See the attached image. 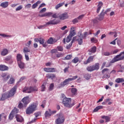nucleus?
Wrapping results in <instances>:
<instances>
[{
	"mask_svg": "<svg viewBox=\"0 0 124 124\" xmlns=\"http://www.w3.org/2000/svg\"><path fill=\"white\" fill-rule=\"evenodd\" d=\"M17 88H18V85L16 84L10 90L9 93H5L2 94L1 97L0 98V101H4L7 98L14 96L17 91Z\"/></svg>",
	"mask_w": 124,
	"mask_h": 124,
	"instance_id": "obj_1",
	"label": "nucleus"
},
{
	"mask_svg": "<svg viewBox=\"0 0 124 124\" xmlns=\"http://www.w3.org/2000/svg\"><path fill=\"white\" fill-rule=\"evenodd\" d=\"M87 35H89L88 32H84L83 34L80 33V35L74 37L73 40H76L78 41L79 45H82L83 44V39L82 38L85 39L87 37Z\"/></svg>",
	"mask_w": 124,
	"mask_h": 124,
	"instance_id": "obj_2",
	"label": "nucleus"
},
{
	"mask_svg": "<svg viewBox=\"0 0 124 124\" xmlns=\"http://www.w3.org/2000/svg\"><path fill=\"white\" fill-rule=\"evenodd\" d=\"M36 110H37V104L32 103L27 108L26 113L27 115H31V114H33V112L36 111Z\"/></svg>",
	"mask_w": 124,
	"mask_h": 124,
	"instance_id": "obj_3",
	"label": "nucleus"
},
{
	"mask_svg": "<svg viewBox=\"0 0 124 124\" xmlns=\"http://www.w3.org/2000/svg\"><path fill=\"white\" fill-rule=\"evenodd\" d=\"M62 103L67 108H71L73 106H74V103H71V98H65L63 99Z\"/></svg>",
	"mask_w": 124,
	"mask_h": 124,
	"instance_id": "obj_4",
	"label": "nucleus"
},
{
	"mask_svg": "<svg viewBox=\"0 0 124 124\" xmlns=\"http://www.w3.org/2000/svg\"><path fill=\"white\" fill-rule=\"evenodd\" d=\"M78 78V76H75L73 77L72 78H67L64 81H63L61 83V86L63 87L66 86V85H68V84H69L70 81H73L74 80H76V79H77Z\"/></svg>",
	"mask_w": 124,
	"mask_h": 124,
	"instance_id": "obj_5",
	"label": "nucleus"
},
{
	"mask_svg": "<svg viewBox=\"0 0 124 124\" xmlns=\"http://www.w3.org/2000/svg\"><path fill=\"white\" fill-rule=\"evenodd\" d=\"M38 89L36 87H25L23 90V93H31L33 92H37Z\"/></svg>",
	"mask_w": 124,
	"mask_h": 124,
	"instance_id": "obj_6",
	"label": "nucleus"
},
{
	"mask_svg": "<svg viewBox=\"0 0 124 124\" xmlns=\"http://www.w3.org/2000/svg\"><path fill=\"white\" fill-rule=\"evenodd\" d=\"M58 117L57 119L55 120V123L56 124H62L64 122V116L62 113L57 114Z\"/></svg>",
	"mask_w": 124,
	"mask_h": 124,
	"instance_id": "obj_7",
	"label": "nucleus"
},
{
	"mask_svg": "<svg viewBox=\"0 0 124 124\" xmlns=\"http://www.w3.org/2000/svg\"><path fill=\"white\" fill-rule=\"evenodd\" d=\"M86 69L90 72L94 71V70H98V69H99V63H96L95 65H93V66H88Z\"/></svg>",
	"mask_w": 124,
	"mask_h": 124,
	"instance_id": "obj_8",
	"label": "nucleus"
},
{
	"mask_svg": "<svg viewBox=\"0 0 124 124\" xmlns=\"http://www.w3.org/2000/svg\"><path fill=\"white\" fill-rule=\"evenodd\" d=\"M102 73L104 74L106 73L104 76L102 77L103 79H107V78H110V74H109V69L108 68H105L102 70Z\"/></svg>",
	"mask_w": 124,
	"mask_h": 124,
	"instance_id": "obj_9",
	"label": "nucleus"
},
{
	"mask_svg": "<svg viewBox=\"0 0 124 124\" xmlns=\"http://www.w3.org/2000/svg\"><path fill=\"white\" fill-rule=\"evenodd\" d=\"M22 102L24 104V107H27V105H28L30 103V99L29 98V96L24 97L21 100Z\"/></svg>",
	"mask_w": 124,
	"mask_h": 124,
	"instance_id": "obj_10",
	"label": "nucleus"
},
{
	"mask_svg": "<svg viewBox=\"0 0 124 124\" xmlns=\"http://www.w3.org/2000/svg\"><path fill=\"white\" fill-rule=\"evenodd\" d=\"M68 14L67 13H64L59 16V18L60 20H65L68 18Z\"/></svg>",
	"mask_w": 124,
	"mask_h": 124,
	"instance_id": "obj_11",
	"label": "nucleus"
},
{
	"mask_svg": "<svg viewBox=\"0 0 124 124\" xmlns=\"http://www.w3.org/2000/svg\"><path fill=\"white\" fill-rule=\"evenodd\" d=\"M39 42L40 44H41L44 48H46L48 45H47V43L45 42V40L43 38H39Z\"/></svg>",
	"mask_w": 124,
	"mask_h": 124,
	"instance_id": "obj_12",
	"label": "nucleus"
},
{
	"mask_svg": "<svg viewBox=\"0 0 124 124\" xmlns=\"http://www.w3.org/2000/svg\"><path fill=\"white\" fill-rule=\"evenodd\" d=\"M1 76L2 77L4 81H7V80L10 78V75L7 74V73H2Z\"/></svg>",
	"mask_w": 124,
	"mask_h": 124,
	"instance_id": "obj_13",
	"label": "nucleus"
},
{
	"mask_svg": "<svg viewBox=\"0 0 124 124\" xmlns=\"http://www.w3.org/2000/svg\"><path fill=\"white\" fill-rule=\"evenodd\" d=\"M94 58V56H90L86 61H84L83 63L84 64H88V63H90L92 62L93 61V59Z\"/></svg>",
	"mask_w": 124,
	"mask_h": 124,
	"instance_id": "obj_14",
	"label": "nucleus"
},
{
	"mask_svg": "<svg viewBox=\"0 0 124 124\" xmlns=\"http://www.w3.org/2000/svg\"><path fill=\"white\" fill-rule=\"evenodd\" d=\"M58 40V39H53V38L50 37L49 38V39L46 41V43H47V44H53V43H56Z\"/></svg>",
	"mask_w": 124,
	"mask_h": 124,
	"instance_id": "obj_15",
	"label": "nucleus"
},
{
	"mask_svg": "<svg viewBox=\"0 0 124 124\" xmlns=\"http://www.w3.org/2000/svg\"><path fill=\"white\" fill-rule=\"evenodd\" d=\"M16 122H17L18 123H23V122H24V118H23L22 116L18 114H16Z\"/></svg>",
	"mask_w": 124,
	"mask_h": 124,
	"instance_id": "obj_16",
	"label": "nucleus"
},
{
	"mask_svg": "<svg viewBox=\"0 0 124 124\" xmlns=\"http://www.w3.org/2000/svg\"><path fill=\"white\" fill-rule=\"evenodd\" d=\"M59 23H60V20L54 19L47 22L46 25H57V24H59Z\"/></svg>",
	"mask_w": 124,
	"mask_h": 124,
	"instance_id": "obj_17",
	"label": "nucleus"
},
{
	"mask_svg": "<svg viewBox=\"0 0 124 124\" xmlns=\"http://www.w3.org/2000/svg\"><path fill=\"white\" fill-rule=\"evenodd\" d=\"M44 70L46 71V72L48 73L55 72L56 71V69L54 68H45Z\"/></svg>",
	"mask_w": 124,
	"mask_h": 124,
	"instance_id": "obj_18",
	"label": "nucleus"
},
{
	"mask_svg": "<svg viewBox=\"0 0 124 124\" xmlns=\"http://www.w3.org/2000/svg\"><path fill=\"white\" fill-rule=\"evenodd\" d=\"M105 16V13H104V10H103L99 16V18L98 20L99 21H102L104 19V16Z\"/></svg>",
	"mask_w": 124,
	"mask_h": 124,
	"instance_id": "obj_19",
	"label": "nucleus"
},
{
	"mask_svg": "<svg viewBox=\"0 0 124 124\" xmlns=\"http://www.w3.org/2000/svg\"><path fill=\"white\" fill-rule=\"evenodd\" d=\"M0 71H6L8 70V67L5 65H0Z\"/></svg>",
	"mask_w": 124,
	"mask_h": 124,
	"instance_id": "obj_20",
	"label": "nucleus"
},
{
	"mask_svg": "<svg viewBox=\"0 0 124 124\" xmlns=\"http://www.w3.org/2000/svg\"><path fill=\"white\" fill-rule=\"evenodd\" d=\"M97 13H99V12L100 11V10L101 9V7L103 6V2L101 1H99L98 2V4L97 6Z\"/></svg>",
	"mask_w": 124,
	"mask_h": 124,
	"instance_id": "obj_21",
	"label": "nucleus"
},
{
	"mask_svg": "<svg viewBox=\"0 0 124 124\" xmlns=\"http://www.w3.org/2000/svg\"><path fill=\"white\" fill-rule=\"evenodd\" d=\"M17 64L19 67V68H20V69H24V68H25V63H24V62H22V61H19L18 62H17Z\"/></svg>",
	"mask_w": 124,
	"mask_h": 124,
	"instance_id": "obj_22",
	"label": "nucleus"
},
{
	"mask_svg": "<svg viewBox=\"0 0 124 124\" xmlns=\"http://www.w3.org/2000/svg\"><path fill=\"white\" fill-rule=\"evenodd\" d=\"M8 5H9L8 1L2 2L0 4V6L1 7H3V8H6L8 7Z\"/></svg>",
	"mask_w": 124,
	"mask_h": 124,
	"instance_id": "obj_23",
	"label": "nucleus"
},
{
	"mask_svg": "<svg viewBox=\"0 0 124 124\" xmlns=\"http://www.w3.org/2000/svg\"><path fill=\"white\" fill-rule=\"evenodd\" d=\"M9 50L7 48H4L1 52V56H6L8 54Z\"/></svg>",
	"mask_w": 124,
	"mask_h": 124,
	"instance_id": "obj_24",
	"label": "nucleus"
},
{
	"mask_svg": "<svg viewBox=\"0 0 124 124\" xmlns=\"http://www.w3.org/2000/svg\"><path fill=\"white\" fill-rule=\"evenodd\" d=\"M46 77L48 78V79H51L53 80L54 78H56V75L54 74H47L46 75Z\"/></svg>",
	"mask_w": 124,
	"mask_h": 124,
	"instance_id": "obj_25",
	"label": "nucleus"
},
{
	"mask_svg": "<svg viewBox=\"0 0 124 124\" xmlns=\"http://www.w3.org/2000/svg\"><path fill=\"white\" fill-rule=\"evenodd\" d=\"M16 60L17 62H22V60H23V56L21 55V54H17L16 55Z\"/></svg>",
	"mask_w": 124,
	"mask_h": 124,
	"instance_id": "obj_26",
	"label": "nucleus"
},
{
	"mask_svg": "<svg viewBox=\"0 0 124 124\" xmlns=\"http://www.w3.org/2000/svg\"><path fill=\"white\" fill-rule=\"evenodd\" d=\"M115 82L118 84H120V83H124V78H118L115 79Z\"/></svg>",
	"mask_w": 124,
	"mask_h": 124,
	"instance_id": "obj_27",
	"label": "nucleus"
},
{
	"mask_svg": "<svg viewBox=\"0 0 124 124\" xmlns=\"http://www.w3.org/2000/svg\"><path fill=\"white\" fill-rule=\"evenodd\" d=\"M40 3H41V1L40 0L37 1L32 5V9H35V8H36V7L38 6V4H40Z\"/></svg>",
	"mask_w": 124,
	"mask_h": 124,
	"instance_id": "obj_28",
	"label": "nucleus"
},
{
	"mask_svg": "<svg viewBox=\"0 0 124 124\" xmlns=\"http://www.w3.org/2000/svg\"><path fill=\"white\" fill-rule=\"evenodd\" d=\"M111 63H111V62H110L109 63H108V64L106 65V62H104L102 66V69L104 68V67L105 66L106 67H109L111 66Z\"/></svg>",
	"mask_w": 124,
	"mask_h": 124,
	"instance_id": "obj_29",
	"label": "nucleus"
},
{
	"mask_svg": "<svg viewBox=\"0 0 124 124\" xmlns=\"http://www.w3.org/2000/svg\"><path fill=\"white\" fill-rule=\"evenodd\" d=\"M31 52V49L29 48L28 47H24L23 48V53L25 54H28V53H30Z\"/></svg>",
	"mask_w": 124,
	"mask_h": 124,
	"instance_id": "obj_30",
	"label": "nucleus"
},
{
	"mask_svg": "<svg viewBox=\"0 0 124 124\" xmlns=\"http://www.w3.org/2000/svg\"><path fill=\"white\" fill-rule=\"evenodd\" d=\"M89 52H90L91 53H95L96 52V46H93L91 49H89Z\"/></svg>",
	"mask_w": 124,
	"mask_h": 124,
	"instance_id": "obj_31",
	"label": "nucleus"
},
{
	"mask_svg": "<svg viewBox=\"0 0 124 124\" xmlns=\"http://www.w3.org/2000/svg\"><path fill=\"white\" fill-rule=\"evenodd\" d=\"M102 119H105L106 120V123H108V122H110L111 118L109 116H102Z\"/></svg>",
	"mask_w": 124,
	"mask_h": 124,
	"instance_id": "obj_32",
	"label": "nucleus"
},
{
	"mask_svg": "<svg viewBox=\"0 0 124 124\" xmlns=\"http://www.w3.org/2000/svg\"><path fill=\"white\" fill-rule=\"evenodd\" d=\"M64 5V2H63L62 3H60L58 4L56 6H55V9L58 10L60 7H62L63 5Z\"/></svg>",
	"mask_w": 124,
	"mask_h": 124,
	"instance_id": "obj_33",
	"label": "nucleus"
},
{
	"mask_svg": "<svg viewBox=\"0 0 124 124\" xmlns=\"http://www.w3.org/2000/svg\"><path fill=\"white\" fill-rule=\"evenodd\" d=\"M100 109H103V106H97L94 109L93 112H97V111H98V110H100Z\"/></svg>",
	"mask_w": 124,
	"mask_h": 124,
	"instance_id": "obj_34",
	"label": "nucleus"
},
{
	"mask_svg": "<svg viewBox=\"0 0 124 124\" xmlns=\"http://www.w3.org/2000/svg\"><path fill=\"white\" fill-rule=\"evenodd\" d=\"M15 82V79L13 78H11L8 82V84H9L10 85H12V84H14Z\"/></svg>",
	"mask_w": 124,
	"mask_h": 124,
	"instance_id": "obj_35",
	"label": "nucleus"
},
{
	"mask_svg": "<svg viewBox=\"0 0 124 124\" xmlns=\"http://www.w3.org/2000/svg\"><path fill=\"white\" fill-rule=\"evenodd\" d=\"M76 34V32H75V30H71L70 31V34H69V36L73 37V36H74V35H75Z\"/></svg>",
	"mask_w": 124,
	"mask_h": 124,
	"instance_id": "obj_36",
	"label": "nucleus"
},
{
	"mask_svg": "<svg viewBox=\"0 0 124 124\" xmlns=\"http://www.w3.org/2000/svg\"><path fill=\"white\" fill-rule=\"evenodd\" d=\"M19 112V110H18L17 109V108H15L12 111H11V113H12V114H13L14 115V114H17V113H18Z\"/></svg>",
	"mask_w": 124,
	"mask_h": 124,
	"instance_id": "obj_37",
	"label": "nucleus"
},
{
	"mask_svg": "<svg viewBox=\"0 0 124 124\" xmlns=\"http://www.w3.org/2000/svg\"><path fill=\"white\" fill-rule=\"evenodd\" d=\"M79 62V58L75 57L73 60H72V62L73 63H77Z\"/></svg>",
	"mask_w": 124,
	"mask_h": 124,
	"instance_id": "obj_38",
	"label": "nucleus"
},
{
	"mask_svg": "<svg viewBox=\"0 0 124 124\" xmlns=\"http://www.w3.org/2000/svg\"><path fill=\"white\" fill-rule=\"evenodd\" d=\"M71 93L73 95H75L77 93V89L76 88H72L71 89Z\"/></svg>",
	"mask_w": 124,
	"mask_h": 124,
	"instance_id": "obj_39",
	"label": "nucleus"
},
{
	"mask_svg": "<svg viewBox=\"0 0 124 124\" xmlns=\"http://www.w3.org/2000/svg\"><path fill=\"white\" fill-rule=\"evenodd\" d=\"M74 41L75 40H73V38L72 41H71V43H70L68 46H66V49H67V50H69V49L71 48V46H72V44L73 43V41Z\"/></svg>",
	"mask_w": 124,
	"mask_h": 124,
	"instance_id": "obj_40",
	"label": "nucleus"
},
{
	"mask_svg": "<svg viewBox=\"0 0 124 124\" xmlns=\"http://www.w3.org/2000/svg\"><path fill=\"white\" fill-rule=\"evenodd\" d=\"M45 116L46 118H47V117H51V113H50V112L48 111H46L45 113Z\"/></svg>",
	"mask_w": 124,
	"mask_h": 124,
	"instance_id": "obj_41",
	"label": "nucleus"
},
{
	"mask_svg": "<svg viewBox=\"0 0 124 124\" xmlns=\"http://www.w3.org/2000/svg\"><path fill=\"white\" fill-rule=\"evenodd\" d=\"M14 118V114L12 113V112H11L9 115V120H10V121H12Z\"/></svg>",
	"mask_w": 124,
	"mask_h": 124,
	"instance_id": "obj_42",
	"label": "nucleus"
},
{
	"mask_svg": "<svg viewBox=\"0 0 124 124\" xmlns=\"http://www.w3.org/2000/svg\"><path fill=\"white\" fill-rule=\"evenodd\" d=\"M46 83H43L41 86V92H44L46 89Z\"/></svg>",
	"mask_w": 124,
	"mask_h": 124,
	"instance_id": "obj_43",
	"label": "nucleus"
},
{
	"mask_svg": "<svg viewBox=\"0 0 124 124\" xmlns=\"http://www.w3.org/2000/svg\"><path fill=\"white\" fill-rule=\"evenodd\" d=\"M54 87H55V85H54V83L50 84L49 87L48 88L49 91H53V90H54Z\"/></svg>",
	"mask_w": 124,
	"mask_h": 124,
	"instance_id": "obj_44",
	"label": "nucleus"
},
{
	"mask_svg": "<svg viewBox=\"0 0 124 124\" xmlns=\"http://www.w3.org/2000/svg\"><path fill=\"white\" fill-rule=\"evenodd\" d=\"M72 39V37L70 36L69 35L67 37L66 39V42L68 43V42H70V41Z\"/></svg>",
	"mask_w": 124,
	"mask_h": 124,
	"instance_id": "obj_45",
	"label": "nucleus"
},
{
	"mask_svg": "<svg viewBox=\"0 0 124 124\" xmlns=\"http://www.w3.org/2000/svg\"><path fill=\"white\" fill-rule=\"evenodd\" d=\"M56 58H62V53L61 52H57V53L56 54Z\"/></svg>",
	"mask_w": 124,
	"mask_h": 124,
	"instance_id": "obj_46",
	"label": "nucleus"
},
{
	"mask_svg": "<svg viewBox=\"0 0 124 124\" xmlns=\"http://www.w3.org/2000/svg\"><path fill=\"white\" fill-rule=\"evenodd\" d=\"M84 78L86 80H89V79H91V75L89 74H86L84 76Z\"/></svg>",
	"mask_w": 124,
	"mask_h": 124,
	"instance_id": "obj_47",
	"label": "nucleus"
},
{
	"mask_svg": "<svg viewBox=\"0 0 124 124\" xmlns=\"http://www.w3.org/2000/svg\"><path fill=\"white\" fill-rule=\"evenodd\" d=\"M0 36H2V37H3L4 38L5 37H11V35L1 33H0Z\"/></svg>",
	"mask_w": 124,
	"mask_h": 124,
	"instance_id": "obj_48",
	"label": "nucleus"
},
{
	"mask_svg": "<svg viewBox=\"0 0 124 124\" xmlns=\"http://www.w3.org/2000/svg\"><path fill=\"white\" fill-rule=\"evenodd\" d=\"M103 56H110L111 53L108 51H106L103 53Z\"/></svg>",
	"mask_w": 124,
	"mask_h": 124,
	"instance_id": "obj_49",
	"label": "nucleus"
},
{
	"mask_svg": "<svg viewBox=\"0 0 124 124\" xmlns=\"http://www.w3.org/2000/svg\"><path fill=\"white\" fill-rule=\"evenodd\" d=\"M71 58H72V55H67L65 58L64 60H71Z\"/></svg>",
	"mask_w": 124,
	"mask_h": 124,
	"instance_id": "obj_50",
	"label": "nucleus"
},
{
	"mask_svg": "<svg viewBox=\"0 0 124 124\" xmlns=\"http://www.w3.org/2000/svg\"><path fill=\"white\" fill-rule=\"evenodd\" d=\"M53 13L52 12L46 13V17H51Z\"/></svg>",
	"mask_w": 124,
	"mask_h": 124,
	"instance_id": "obj_51",
	"label": "nucleus"
},
{
	"mask_svg": "<svg viewBox=\"0 0 124 124\" xmlns=\"http://www.w3.org/2000/svg\"><path fill=\"white\" fill-rule=\"evenodd\" d=\"M57 49L58 51L60 52H62V51H63V47L60 46H57Z\"/></svg>",
	"mask_w": 124,
	"mask_h": 124,
	"instance_id": "obj_52",
	"label": "nucleus"
},
{
	"mask_svg": "<svg viewBox=\"0 0 124 124\" xmlns=\"http://www.w3.org/2000/svg\"><path fill=\"white\" fill-rule=\"evenodd\" d=\"M18 107L19 109H23V107H25V106H24V105L23 104V103H19V104H18Z\"/></svg>",
	"mask_w": 124,
	"mask_h": 124,
	"instance_id": "obj_53",
	"label": "nucleus"
},
{
	"mask_svg": "<svg viewBox=\"0 0 124 124\" xmlns=\"http://www.w3.org/2000/svg\"><path fill=\"white\" fill-rule=\"evenodd\" d=\"M51 54H56L58 53V50L57 49H53L51 50Z\"/></svg>",
	"mask_w": 124,
	"mask_h": 124,
	"instance_id": "obj_54",
	"label": "nucleus"
},
{
	"mask_svg": "<svg viewBox=\"0 0 124 124\" xmlns=\"http://www.w3.org/2000/svg\"><path fill=\"white\" fill-rule=\"evenodd\" d=\"M23 8V6L22 5H19L18 6L16 9V11H19L21 10Z\"/></svg>",
	"mask_w": 124,
	"mask_h": 124,
	"instance_id": "obj_55",
	"label": "nucleus"
},
{
	"mask_svg": "<svg viewBox=\"0 0 124 124\" xmlns=\"http://www.w3.org/2000/svg\"><path fill=\"white\" fill-rule=\"evenodd\" d=\"M46 26H47L46 23V24L40 25V26H38V29H39V30H41V29H43V28H45V27H46Z\"/></svg>",
	"mask_w": 124,
	"mask_h": 124,
	"instance_id": "obj_56",
	"label": "nucleus"
},
{
	"mask_svg": "<svg viewBox=\"0 0 124 124\" xmlns=\"http://www.w3.org/2000/svg\"><path fill=\"white\" fill-rule=\"evenodd\" d=\"M52 18H54L55 19H57L58 18H59V15L57 14H52Z\"/></svg>",
	"mask_w": 124,
	"mask_h": 124,
	"instance_id": "obj_57",
	"label": "nucleus"
},
{
	"mask_svg": "<svg viewBox=\"0 0 124 124\" xmlns=\"http://www.w3.org/2000/svg\"><path fill=\"white\" fill-rule=\"evenodd\" d=\"M48 111L51 115H53V114H56V113H57V110L51 111V109H49Z\"/></svg>",
	"mask_w": 124,
	"mask_h": 124,
	"instance_id": "obj_58",
	"label": "nucleus"
},
{
	"mask_svg": "<svg viewBox=\"0 0 124 124\" xmlns=\"http://www.w3.org/2000/svg\"><path fill=\"white\" fill-rule=\"evenodd\" d=\"M91 40L92 42H94V43L97 42V40L95 38H92Z\"/></svg>",
	"mask_w": 124,
	"mask_h": 124,
	"instance_id": "obj_59",
	"label": "nucleus"
},
{
	"mask_svg": "<svg viewBox=\"0 0 124 124\" xmlns=\"http://www.w3.org/2000/svg\"><path fill=\"white\" fill-rule=\"evenodd\" d=\"M92 22L93 24H97V23H98V20H97V18H94L92 20Z\"/></svg>",
	"mask_w": 124,
	"mask_h": 124,
	"instance_id": "obj_60",
	"label": "nucleus"
},
{
	"mask_svg": "<svg viewBox=\"0 0 124 124\" xmlns=\"http://www.w3.org/2000/svg\"><path fill=\"white\" fill-rule=\"evenodd\" d=\"M78 18H75L72 20L73 24H76L77 23H78Z\"/></svg>",
	"mask_w": 124,
	"mask_h": 124,
	"instance_id": "obj_61",
	"label": "nucleus"
},
{
	"mask_svg": "<svg viewBox=\"0 0 124 124\" xmlns=\"http://www.w3.org/2000/svg\"><path fill=\"white\" fill-rule=\"evenodd\" d=\"M31 4H27L25 6V8H27V9H29L31 8Z\"/></svg>",
	"mask_w": 124,
	"mask_h": 124,
	"instance_id": "obj_62",
	"label": "nucleus"
},
{
	"mask_svg": "<svg viewBox=\"0 0 124 124\" xmlns=\"http://www.w3.org/2000/svg\"><path fill=\"white\" fill-rule=\"evenodd\" d=\"M12 58V57L11 56H7L5 58V61H7V62H8V61H10V60H11Z\"/></svg>",
	"mask_w": 124,
	"mask_h": 124,
	"instance_id": "obj_63",
	"label": "nucleus"
},
{
	"mask_svg": "<svg viewBox=\"0 0 124 124\" xmlns=\"http://www.w3.org/2000/svg\"><path fill=\"white\" fill-rule=\"evenodd\" d=\"M120 5L121 7H124V1H121L120 3Z\"/></svg>",
	"mask_w": 124,
	"mask_h": 124,
	"instance_id": "obj_64",
	"label": "nucleus"
}]
</instances>
